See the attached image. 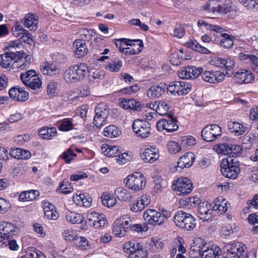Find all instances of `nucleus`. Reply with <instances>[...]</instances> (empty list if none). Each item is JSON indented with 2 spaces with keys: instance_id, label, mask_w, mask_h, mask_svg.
I'll list each match as a JSON object with an SVG mask.
<instances>
[{
  "instance_id": "nucleus-1",
  "label": "nucleus",
  "mask_w": 258,
  "mask_h": 258,
  "mask_svg": "<svg viewBox=\"0 0 258 258\" xmlns=\"http://www.w3.org/2000/svg\"><path fill=\"white\" fill-rule=\"evenodd\" d=\"M88 72L87 65L79 63L70 67L63 74V79L69 83H75L82 81Z\"/></svg>"
},
{
  "instance_id": "nucleus-2",
  "label": "nucleus",
  "mask_w": 258,
  "mask_h": 258,
  "mask_svg": "<svg viewBox=\"0 0 258 258\" xmlns=\"http://www.w3.org/2000/svg\"><path fill=\"white\" fill-rule=\"evenodd\" d=\"M239 162L236 158L229 157L222 160L221 171L227 178L235 179L240 171Z\"/></svg>"
},
{
  "instance_id": "nucleus-3",
  "label": "nucleus",
  "mask_w": 258,
  "mask_h": 258,
  "mask_svg": "<svg viewBox=\"0 0 258 258\" xmlns=\"http://www.w3.org/2000/svg\"><path fill=\"white\" fill-rule=\"evenodd\" d=\"M246 245L240 242L227 243L224 246L223 258L246 257Z\"/></svg>"
},
{
  "instance_id": "nucleus-4",
  "label": "nucleus",
  "mask_w": 258,
  "mask_h": 258,
  "mask_svg": "<svg viewBox=\"0 0 258 258\" xmlns=\"http://www.w3.org/2000/svg\"><path fill=\"white\" fill-rule=\"evenodd\" d=\"M230 0H209L203 6L204 10L213 13L226 14L230 11Z\"/></svg>"
},
{
  "instance_id": "nucleus-5",
  "label": "nucleus",
  "mask_w": 258,
  "mask_h": 258,
  "mask_svg": "<svg viewBox=\"0 0 258 258\" xmlns=\"http://www.w3.org/2000/svg\"><path fill=\"white\" fill-rule=\"evenodd\" d=\"M173 221L176 226L186 230L194 229L196 225L194 217L190 214L181 211H179L175 213L173 217Z\"/></svg>"
},
{
  "instance_id": "nucleus-6",
  "label": "nucleus",
  "mask_w": 258,
  "mask_h": 258,
  "mask_svg": "<svg viewBox=\"0 0 258 258\" xmlns=\"http://www.w3.org/2000/svg\"><path fill=\"white\" fill-rule=\"evenodd\" d=\"M124 182L128 188L135 191L142 190L146 184L145 177L143 174L139 172L128 175L125 178Z\"/></svg>"
},
{
  "instance_id": "nucleus-7",
  "label": "nucleus",
  "mask_w": 258,
  "mask_h": 258,
  "mask_svg": "<svg viewBox=\"0 0 258 258\" xmlns=\"http://www.w3.org/2000/svg\"><path fill=\"white\" fill-rule=\"evenodd\" d=\"M172 189L179 196H186L190 193L193 189L191 180L186 177H180L174 180L172 183Z\"/></svg>"
},
{
  "instance_id": "nucleus-8",
  "label": "nucleus",
  "mask_w": 258,
  "mask_h": 258,
  "mask_svg": "<svg viewBox=\"0 0 258 258\" xmlns=\"http://www.w3.org/2000/svg\"><path fill=\"white\" fill-rule=\"evenodd\" d=\"M210 244L205 239L200 237H195L190 244L189 255L192 258L202 256Z\"/></svg>"
},
{
  "instance_id": "nucleus-9",
  "label": "nucleus",
  "mask_w": 258,
  "mask_h": 258,
  "mask_svg": "<svg viewBox=\"0 0 258 258\" xmlns=\"http://www.w3.org/2000/svg\"><path fill=\"white\" fill-rule=\"evenodd\" d=\"M191 85L185 81L171 82L167 87V91L174 95H184L190 91Z\"/></svg>"
},
{
  "instance_id": "nucleus-10",
  "label": "nucleus",
  "mask_w": 258,
  "mask_h": 258,
  "mask_svg": "<svg viewBox=\"0 0 258 258\" xmlns=\"http://www.w3.org/2000/svg\"><path fill=\"white\" fill-rule=\"evenodd\" d=\"M151 125L143 119H137L133 123V130L139 137L146 138L149 137L151 132Z\"/></svg>"
},
{
  "instance_id": "nucleus-11",
  "label": "nucleus",
  "mask_w": 258,
  "mask_h": 258,
  "mask_svg": "<svg viewBox=\"0 0 258 258\" xmlns=\"http://www.w3.org/2000/svg\"><path fill=\"white\" fill-rule=\"evenodd\" d=\"M132 220L127 216L121 217L115 220L114 223L113 232L116 236H124L126 232V229L131 227Z\"/></svg>"
},
{
  "instance_id": "nucleus-12",
  "label": "nucleus",
  "mask_w": 258,
  "mask_h": 258,
  "mask_svg": "<svg viewBox=\"0 0 258 258\" xmlns=\"http://www.w3.org/2000/svg\"><path fill=\"white\" fill-rule=\"evenodd\" d=\"M221 127L217 124L206 126L201 132L203 139L207 142H212L221 136Z\"/></svg>"
},
{
  "instance_id": "nucleus-13",
  "label": "nucleus",
  "mask_w": 258,
  "mask_h": 258,
  "mask_svg": "<svg viewBox=\"0 0 258 258\" xmlns=\"http://www.w3.org/2000/svg\"><path fill=\"white\" fill-rule=\"evenodd\" d=\"M87 219L88 224L97 229L104 227L107 223L104 215L94 211L88 212Z\"/></svg>"
},
{
  "instance_id": "nucleus-14",
  "label": "nucleus",
  "mask_w": 258,
  "mask_h": 258,
  "mask_svg": "<svg viewBox=\"0 0 258 258\" xmlns=\"http://www.w3.org/2000/svg\"><path fill=\"white\" fill-rule=\"evenodd\" d=\"M144 220L151 225H160L163 224L161 213L154 209H147L143 214Z\"/></svg>"
},
{
  "instance_id": "nucleus-15",
  "label": "nucleus",
  "mask_w": 258,
  "mask_h": 258,
  "mask_svg": "<svg viewBox=\"0 0 258 258\" xmlns=\"http://www.w3.org/2000/svg\"><path fill=\"white\" fill-rule=\"evenodd\" d=\"M202 79L207 82L213 84L218 83L222 82L225 78V74L219 71H205L201 73Z\"/></svg>"
},
{
  "instance_id": "nucleus-16",
  "label": "nucleus",
  "mask_w": 258,
  "mask_h": 258,
  "mask_svg": "<svg viewBox=\"0 0 258 258\" xmlns=\"http://www.w3.org/2000/svg\"><path fill=\"white\" fill-rule=\"evenodd\" d=\"M203 71L202 68L195 67H186L177 72L178 76L183 79H195L197 78Z\"/></svg>"
},
{
  "instance_id": "nucleus-17",
  "label": "nucleus",
  "mask_w": 258,
  "mask_h": 258,
  "mask_svg": "<svg viewBox=\"0 0 258 258\" xmlns=\"http://www.w3.org/2000/svg\"><path fill=\"white\" fill-rule=\"evenodd\" d=\"M157 128L159 131L165 130L167 133L173 132L178 128L177 120L171 117L168 119H161L157 122Z\"/></svg>"
},
{
  "instance_id": "nucleus-18",
  "label": "nucleus",
  "mask_w": 258,
  "mask_h": 258,
  "mask_svg": "<svg viewBox=\"0 0 258 258\" xmlns=\"http://www.w3.org/2000/svg\"><path fill=\"white\" fill-rule=\"evenodd\" d=\"M235 81L240 84L251 83L254 79L253 74L249 70L241 69L232 75Z\"/></svg>"
},
{
  "instance_id": "nucleus-19",
  "label": "nucleus",
  "mask_w": 258,
  "mask_h": 258,
  "mask_svg": "<svg viewBox=\"0 0 258 258\" xmlns=\"http://www.w3.org/2000/svg\"><path fill=\"white\" fill-rule=\"evenodd\" d=\"M21 54V51L16 52H7L0 54V66L4 69H13V60L16 56H18Z\"/></svg>"
},
{
  "instance_id": "nucleus-20",
  "label": "nucleus",
  "mask_w": 258,
  "mask_h": 258,
  "mask_svg": "<svg viewBox=\"0 0 258 258\" xmlns=\"http://www.w3.org/2000/svg\"><path fill=\"white\" fill-rule=\"evenodd\" d=\"M140 154L142 159L147 163H154L159 158V150L154 147L145 148Z\"/></svg>"
},
{
  "instance_id": "nucleus-21",
  "label": "nucleus",
  "mask_w": 258,
  "mask_h": 258,
  "mask_svg": "<svg viewBox=\"0 0 258 258\" xmlns=\"http://www.w3.org/2000/svg\"><path fill=\"white\" fill-rule=\"evenodd\" d=\"M30 57L26 55L23 51L18 56H16L13 60V69L20 68L25 70L29 67Z\"/></svg>"
},
{
  "instance_id": "nucleus-22",
  "label": "nucleus",
  "mask_w": 258,
  "mask_h": 258,
  "mask_svg": "<svg viewBox=\"0 0 258 258\" xmlns=\"http://www.w3.org/2000/svg\"><path fill=\"white\" fill-rule=\"evenodd\" d=\"M229 131L233 133L235 136H240L248 130V127L246 124L242 122L229 121L227 123Z\"/></svg>"
},
{
  "instance_id": "nucleus-23",
  "label": "nucleus",
  "mask_w": 258,
  "mask_h": 258,
  "mask_svg": "<svg viewBox=\"0 0 258 258\" xmlns=\"http://www.w3.org/2000/svg\"><path fill=\"white\" fill-rule=\"evenodd\" d=\"M9 95L14 100L24 102L29 98L28 93L22 88L13 87L9 92Z\"/></svg>"
},
{
  "instance_id": "nucleus-24",
  "label": "nucleus",
  "mask_w": 258,
  "mask_h": 258,
  "mask_svg": "<svg viewBox=\"0 0 258 258\" xmlns=\"http://www.w3.org/2000/svg\"><path fill=\"white\" fill-rule=\"evenodd\" d=\"M120 106L125 109L139 111L142 105L141 102L134 99H123L119 102Z\"/></svg>"
},
{
  "instance_id": "nucleus-25",
  "label": "nucleus",
  "mask_w": 258,
  "mask_h": 258,
  "mask_svg": "<svg viewBox=\"0 0 258 258\" xmlns=\"http://www.w3.org/2000/svg\"><path fill=\"white\" fill-rule=\"evenodd\" d=\"M128 44V46H133V48L125 47L124 50L125 54L134 55L139 54L142 50L143 47L142 40L141 39H133L131 40Z\"/></svg>"
},
{
  "instance_id": "nucleus-26",
  "label": "nucleus",
  "mask_w": 258,
  "mask_h": 258,
  "mask_svg": "<svg viewBox=\"0 0 258 258\" xmlns=\"http://www.w3.org/2000/svg\"><path fill=\"white\" fill-rule=\"evenodd\" d=\"M217 65L219 67L225 68L227 71L226 74L228 77H231L234 74L232 72L235 65V62L233 59L219 58L217 60Z\"/></svg>"
},
{
  "instance_id": "nucleus-27",
  "label": "nucleus",
  "mask_w": 258,
  "mask_h": 258,
  "mask_svg": "<svg viewBox=\"0 0 258 258\" xmlns=\"http://www.w3.org/2000/svg\"><path fill=\"white\" fill-rule=\"evenodd\" d=\"M238 58L241 61H245L246 63H249L252 69L258 73V57L252 54L239 53Z\"/></svg>"
},
{
  "instance_id": "nucleus-28",
  "label": "nucleus",
  "mask_w": 258,
  "mask_h": 258,
  "mask_svg": "<svg viewBox=\"0 0 258 258\" xmlns=\"http://www.w3.org/2000/svg\"><path fill=\"white\" fill-rule=\"evenodd\" d=\"M194 160V154L191 152H187L179 158L177 167L181 169L189 168L193 164Z\"/></svg>"
},
{
  "instance_id": "nucleus-29",
  "label": "nucleus",
  "mask_w": 258,
  "mask_h": 258,
  "mask_svg": "<svg viewBox=\"0 0 258 258\" xmlns=\"http://www.w3.org/2000/svg\"><path fill=\"white\" fill-rule=\"evenodd\" d=\"M24 26L30 31H35L38 28V19L32 14H27L23 19Z\"/></svg>"
},
{
  "instance_id": "nucleus-30",
  "label": "nucleus",
  "mask_w": 258,
  "mask_h": 258,
  "mask_svg": "<svg viewBox=\"0 0 258 258\" xmlns=\"http://www.w3.org/2000/svg\"><path fill=\"white\" fill-rule=\"evenodd\" d=\"M228 205L229 204H228L227 201L223 197L218 198L214 201V205L213 206V211L222 214L227 211L229 208Z\"/></svg>"
},
{
  "instance_id": "nucleus-31",
  "label": "nucleus",
  "mask_w": 258,
  "mask_h": 258,
  "mask_svg": "<svg viewBox=\"0 0 258 258\" xmlns=\"http://www.w3.org/2000/svg\"><path fill=\"white\" fill-rule=\"evenodd\" d=\"M73 45L75 48V54L77 57L80 58L84 56L88 52V49L84 40H77L74 42Z\"/></svg>"
},
{
  "instance_id": "nucleus-32",
  "label": "nucleus",
  "mask_w": 258,
  "mask_h": 258,
  "mask_svg": "<svg viewBox=\"0 0 258 258\" xmlns=\"http://www.w3.org/2000/svg\"><path fill=\"white\" fill-rule=\"evenodd\" d=\"M165 85H154L148 90L147 96L149 98L155 99L160 97L165 92Z\"/></svg>"
},
{
  "instance_id": "nucleus-33",
  "label": "nucleus",
  "mask_w": 258,
  "mask_h": 258,
  "mask_svg": "<svg viewBox=\"0 0 258 258\" xmlns=\"http://www.w3.org/2000/svg\"><path fill=\"white\" fill-rule=\"evenodd\" d=\"M10 155L14 158L17 159H28L30 158L31 155L28 150H26L20 148L12 149Z\"/></svg>"
},
{
  "instance_id": "nucleus-34",
  "label": "nucleus",
  "mask_w": 258,
  "mask_h": 258,
  "mask_svg": "<svg viewBox=\"0 0 258 258\" xmlns=\"http://www.w3.org/2000/svg\"><path fill=\"white\" fill-rule=\"evenodd\" d=\"M172 106V102L169 100H160L158 101L156 108V112L161 115H166Z\"/></svg>"
},
{
  "instance_id": "nucleus-35",
  "label": "nucleus",
  "mask_w": 258,
  "mask_h": 258,
  "mask_svg": "<svg viewBox=\"0 0 258 258\" xmlns=\"http://www.w3.org/2000/svg\"><path fill=\"white\" fill-rule=\"evenodd\" d=\"M221 254V250L219 246L216 245H212L203 253L202 258H219Z\"/></svg>"
},
{
  "instance_id": "nucleus-36",
  "label": "nucleus",
  "mask_w": 258,
  "mask_h": 258,
  "mask_svg": "<svg viewBox=\"0 0 258 258\" xmlns=\"http://www.w3.org/2000/svg\"><path fill=\"white\" fill-rule=\"evenodd\" d=\"M114 194L121 201H128L132 198L131 192L121 187L116 188L114 190Z\"/></svg>"
},
{
  "instance_id": "nucleus-37",
  "label": "nucleus",
  "mask_w": 258,
  "mask_h": 258,
  "mask_svg": "<svg viewBox=\"0 0 258 258\" xmlns=\"http://www.w3.org/2000/svg\"><path fill=\"white\" fill-rule=\"evenodd\" d=\"M39 194V191L37 190L23 191L20 195L19 200L21 202L33 201L38 197Z\"/></svg>"
},
{
  "instance_id": "nucleus-38",
  "label": "nucleus",
  "mask_w": 258,
  "mask_h": 258,
  "mask_svg": "<svg viewBox=\"0 0 258 258\" xmlns=\"http://www.w3.org/2000/svg\"><path fill=\"white\" fill-rule=\"evenodd\" d=\"M186 46L192 49L203 54H209L210 51L204 46L200 45L196 40H190L186 42Z\"/></svg>"
},
{
  "instance_id": "nucleus-39",
  "label": "nucleus",
  "mask_w": 258,
  "mask_h": 258,
  "mask_svg": "<svg viewBox=\"0 0 258 258\" xmlns=\"http://www.w3.org/2000/svg\"><path fill=\"white\" fill-rule=\"evenodd\" d=\"M66 219L73 224H80L83 222L84 218L79 213L68 211L66 215Z\"/></svg>"
},
{
  "instance_id": "nucleus-40",
  "label": "nucleus",
  "mask_w": 258,
  "mask_h": 258,
  "mask_svg": "<svg viewBox=\"0 0 258 258\" xmlns=\"http://www.w3.org/2000/svg\"><path fill=\"white\" fill-rule=\"evenodd\" d=\"M120 131L118 128L114 125H111L104 128L103 134L104 136L112 138L118 136L120 135Z\"/></svg>"
},
{
  "instance_id": "nucleus-41",
  "label": "nucleus",
  "mask_w": 258,
  "mask_h": 258,
  "mask_svg": "<svg viewBox=\"0 0 258 258\" xmlns=\"http://www.w3.org/2000/svg\"><path fill=\"white\" fill-rule=\"evenodd\" d=\"M38 133L43 139L49 140L56 135V129L54 127L51 128L45 127L41 128Z\"/></svg>"
},
{
  "instance_id": "nucleus-42",
  "label": "nucleus",
  "mask_w": 258,
  "mask_h": 258,
  "mask_svg": "<svg viewBox=\"0 0 258 258\" xmlns=\"http://www.w3.org/2000/svg\"><path fill=\"white\" fill-rule=\"evenodd\" d=\"M200 199L198 197H191L187 198L181 199L179 201L181 206H187L188 207H194L199 204Z\"/></svg>"
},
{
  "instance_id": "nucleus-43",
  "label": "nucleus",
  "mask_w": 258,
  "mask_h": 258,
  "mask_svg": "<svg viewBox=\"0 0 258 258\" xmlns=\"http://www.w3.org/2000/svg\"><path fill=\"white\" fill-rule=\"evenodd\" d=\"M122 66V61L118 59L111 60L105 66V69L112 72H118Z\"/></svg>"
},
{
  "instance_id": "nucleus-44",
  "label": "nucleus",
  "mask_w": 258,
  "mask_h": 258,
  "mask_svg": "<svg viewBox=\"0 0 258 258\" xmlns=\"http://www.w3.org/2000/svg\"><path fill=\"white\" fill-rule=\"evenodd\" d=\"M3 238L7 239L15 232L16 227L11 223L3 222Z\"/></svg>"
},
{
  "instance_id": "nucleus-45",
  "label": "nucleus",
  "mask_w": 258,
  "mask_h": 258,
  "mask_svg": "<svg viewBox=\"0 0 258 258\" xmlns=\"http://www.w3.org/2000/svg\"><path fill=\"white\" fill-rule=\"evenodd\" d=\"M213 150L218 154L227 155L230 152V145L227 143L217 144L214 146Z\"/></svg>"
},
{
  "instance_id": "nucleus-46",
  "label": "nucleus",
  "mask_w": 258,
  "mask_h": 258,
  "mask_svg": "<svg viewBox=\"0 0 258 258\" xmlns=\"http://www.w3.org/2000/svg\"><path fill=\"white\" fill-rule=\"evenodd\" d=\"M108 115L109 109L107 105L104 103L98 104L95 108V115L107 117Z\"/></svg>"
},
{
  "instance_id": "nucleus-47",
  "label": "nucleus",
  "mask_w": 258,
  "mask_h": 258,
  "mask_svg": "<svg viewBox=\"0 0 258 258\" xmlns=\"http://www.w3.org/2000/svg\"><path fill=\"white\" fill-rule=\"evenodd\" d=\"M36 75V73L34 70H29L22 73L20 75V78L23 84L26 86L32 81Z\"/></svg>"
},
{
  "instance_id": "nucleus-48",
  "label": "nucleus",
  "mask_w": 258,
  "mask_h": 258,
  "mask_svg": "<svg viewBox=\"0 0 258 258\" xmlns=\"http://www.w3.org/2000/svg\"><path fill=\"white\" fill-rule=\"evenodd\" d=\"M247 206L244 209L245 213L253 212V209L258 210V194L255 195L252 199L248 201L247 203Z\"/></svg>"
},
{
  "instance_id": "nucleus-49",
  "label": "nucleus",
  "mask_w": 258,
  "mask_h": 258,
  "mask_svg": "<svg viewBox=\"0 0 258 258\" xmlns=\"http://www.w3.org/2000/svg\"><path fill=\"white\" fill-rule=\"evenodd\" d=\"M222 36L223 38L220 41V45L226 48L231 47L233 44L234 37L226 33L222 34Z\"/></svg>"
},
{
  "instance_id": "nucleus-50",
  "label": "nucleus",
  "mask_w": 258,
  "mask_h": 258,
  "mask_svg": "<svg viewBox=\"0 0 258 258\" xmlns=\"http://www.w3.org/2000/svg\"><path fill=\"white\" fill-rule=\"evenodd\" d=\"M102 204L107 207H113L116 203V200L109 194L104 193L101 197Z\"/></svg>"
},
{
  "instance_id": "nucleus-51",
  "label": "nucleus",
  "mask_w": 258,
  "mask_h": 258,
  "mask_svg": "<svg viewBox=\"0 0 258 258\" xmlns=\"http://www.w3.org/2000/svg\"><path fill=\"white\" fill-rule=\"evenodd\" d=\"M41 71L42 73L46 75H54L59 72V68L52 64L44 67Z\"/></svg>"
},
{
  "instance_id": "nucleus-52",
  "label": "nucleus",
  "mask_w": 258,
  "mask_h": 258,
  "mask_svg": "<svg viewBox=\"0 0 258 258\" xmlns=\"http://www.w3.org/2000/svg\"><path fill=\"white\" fill-rule=\"evenodd\" d=\"M244 7L252 11L258 10V1L254 0H238Z\"/></svg>"
},
{
  "instance_id": "nucleus-53",
  "label": "nucleus",
  "mask_w": 258,
  "mask_h": 258,
  "mask_svg": "<svg viewBox=\"0 0 258 258\" xmlns=\"http://www.w3.org/2000/svg\"><path fill=\"white\" fill-rule=\"evenodd\" d=\"M74 243L82 249H87L89 246L88 240L84 237L77 236Z\"/></svg>"
},
{
  "instance_id": "nucleus-54",
  "label": "nucleus",
  "mask_w": 258,
  "mask_h": 258,
  "mask_svg": "<svg viewBox=\"0 0 258 258\" xmlns=\"http://www.w3.org/2000/svg\"><path fill=\"white\" fill-rule=\"evenodd\" d=\"M167 147L168 152L171 154H176L181 150V145L173 141L168 142Z\"/></svg>"
},
{
  "instance_id": "nucleus-55",
  "label": "nucleus",
  "mask_w": 258,
  "mask_h": 258,
  "mask_svg": "<svg viewBox=\"0 0 258 258\" xmlns=\"http://www.w3.org/2000/svg\"><path fill=\"white\" fill-rule=\"evenodd\" d=\"M73 128V122L71 119L65 118L60 122L59 129L63 132H67Z\"/></svg>"
},
{
  "instance_id": "nucleus-56",
  "label": "nucleus",
  "mask_w": 258,
  "mask_h": 258,
  "mask_svg": "<svg viewBox=\"0 0 258 258\" xmlns=\"http://www.w3.org/2000/svg\"><path fill=\"white\" fill-rule=\"evenodd\" d=\"M148 252L146 249L138 248L132 253H130L127 258H147Z\"/></svg>"
},
{
  "instance_id": "nucleus-57",
  "label": "nucleus",
  "mask_w": 258,
  "mask_h": 258,
  "mask_svg": "<svg viewBox=\"0 0 258 258\" xmlns=\"http://www.w3.org/2000/svg\"><path fill=\"white\" fill-rule=\"evenodd\" d=\"M26 86L32 90H36L41 88L42 86V82L38 76L36 75V76L34 77V78L32 79V81Z\"/></svg>"
},
{
  "instance_id": "nucleus-58",
  "label": "nucleus",
  "mask_w": 258,
  "mask_h": 258,
  "mask_svg": "<svg viewBox=\"0 0 258 258\" xmlns=\"http://www.w3.org/2000/svg\"><path fill=\"white\" fill-rule=\"evenodd\" d=\"M22 33V37L20 38V40L23 42H25L29 45H31L34 42V39L33 36L26 29H24Z\"/></svg>"
},
{
  "instance_id": "nucleus-59",
  "label": "nucleus",
  "mask_w": 258,
  "mask_h": 258,
  "mask_svg": "<svg viewBox=\"0 0 258 258\" xmlns=\"http://www.w3.org/2000/svg\"><path fill=\"white\" fill-rule=\"evenodd\" d=\"M248 178L249 180L255 183H258V168L252 167L249 169Z\"/></svg>"
},
{
  "instance_id": "nucleus-60",
  "label": "nucleus",
  "mask_w": 258,
  "mask_h": 258,
  "mask_svg": "<svg viewBox=\"0 0 258 258\" xmlns=\"http://www.w3.org/2000/svg\"><path fill=\"white\" fill-rule=\"evenodd\" d=\"M39 251L35 247H30L26 249L25 254L21 256L25 258H37Z\"/></svg>"
},
{
  "instance_id": "nucleus-61",
  "label": "nucleus",
  "mask_w": 258,
  "mask_h": 258,
  "mask_svg": "<svg viewBox=\"0 0 258 258\" xmlns=\"http://www.w3.org/2000/svg\"><path fill=\"white\" fill-rule=\"evenodd\" d=\"M76 156V154L74 153L71 148H69L67 151L63 152L61 155V158L64 159L66 163H69Z\"/></svg>"
},
{
  "instance_id": "nucleus-62",
  "label": "nucleus",
  "mask_w": 258,
  "mask_h": 258,
  "mask_svg": "<svg viewBox=\"0 0 258 258\" xmlns=\"http://www.w3.org/2000/svg\"><path fill=\"white\" fill-rule=\"evenodd\" d=\"M24 28L23 26L17 23L14 27L12 29L13 35L20 40V38L22 37V33H24Z\"/></svg>"
},
{
  "instance_id": "nucleus-63",
  "label": "nucleus",
  "mask_w": 258,
  "mask_h": 258,
  "mask_svg": "<svg viewBox=\"0 0 258 258\" xmlns=\"http://www.w3.org/2000/svg\"><path fill=\"white\" fill-rule=\"evenodd\" d=\"M145 206L142 204L137 199L135 202L130 206L131 210L134 213H138L143 211Z\"/></svg>"
},
{
  "instance_id": "nucleus-64",
  "label": "nucleus",
  "mask_w": 258,
  "mask_h": 258,
  "mask_svg": "<svg viewBox=\"0 0 258 258\" xmlns=\"http://www.w3.org/2000/svg\"><path fill=\"white\" fill-rule=\"evenodd\" d=\"M131 159V156L126 152L118 155L116 161L119 164H124Z\"/></svg>"
}]
</instances>
